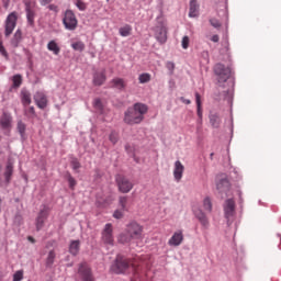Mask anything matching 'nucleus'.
Segmentation results:
<instances>
[{"instance_id":"1","label":"nucleus","mask_w":281,"mask_h":281,"mask_svg":"<svg viewBox=\"0 0 281 281\" xmlns=\"http://www.w3.org/2000/svg\"><path fill=\"white\" fill-rule=\"evenodd\" d=\"M213 71L217 80L213 99L216 102H221V100L232 102V95H234V82L229 81L232 68L218 63L213 67Z\"/></svg>"},{"instance_id":"2","label":"nucleus","mask_w":281,"mask_h":281,"mask_svg":"<svg viewBox=\"0 0 281 281\" xmlns=\"http://www.w3.org/2000/svg\"><path fill=\"white\" fill-rule=\"evenodd\" d=\"M142 238H144V226L132 221L126 225L125 232L119 235L117 241L121 245H128L132 240H142Z\"/></svg>"},{"instance_id":"3","label":"nucleus","mask_w":281,"mask_h":281,"mask_svg":"<svg viewBox=\"0 0 281 281\" xmlns=\"http://www.w3.org/2000/svg\"><path fill=\"white\" fill-rule=\"evenodd\" d=\"M148 113V105L144 103H135L132 108H128L124 113V123L133 126L135 124H142L144 116Z\"/></svg>"},{"instance_id":"4","label":"nucleus","mask_w":281,"mask_h":281,"mask_svg":"<svg viewBox=\"0 0 281 281\" xmlns=\"http://www.w3.org/2000/svg\"><path fill=\"white\" fill-rule=\"evenodd\" d=\"M111 271L120 276L122 273H131V271H135V266L131 261V259L117 255L114 263L111 267Z\"/></svg>"},{"instance_id":"5","label":"nucleus","mask_w":281,"mask_h":281,"mask_svg":"<svg viewBox=\"0 0 281 281\" xmlns=\"http://www.w3.org/2000/svg\"><path fill=\"white\" fill-rule=\"evenodd\" d=\"M16 23H19V12L13 11L8 14L4 21V36L5 38H10L12 36V32H14L16 27Z\"/></svg>"},{"instance_id":"6","label":"nucleus","mask_w":281,"mask_h":281,"mask_svg":"<svg viewBox=\"0 0 281 281\" xmlns=\"http://www.w3.org/2000/svg\"><path fill=\"white\" fill-rule=\"evenodd\" d=\"M116 186L119 188V192L122 194H128L133 190V182L124 175H116L115 177Z\"/></svg>"},{"instance_id":"7","label":"nucleus","mask_w":281,"mask_h":281,"mask_svg":"<svg viewBox=\"0 0 281 281\" xmlns=\"http://www.w3.org/2000/svg\"><path fill=\"white\" fill-rule=\"evenodd\" d=\"M63 23L66 27V30H69L70 32H74L76 27H78V19L76 18V13H74L72 10H66L64 18H63Z\"/></svg>"},{"instance_id":"8","label":"nucleus","mask_w":281,"mask_h":281,"mask_svg":"<svg viewBox=\"0 0 281 281\" xmlns=\"http://www.w3.org/2000/svg\"><path fill=\"white\" fill-rule=\"evenodd\" d=\"M158 25L156 26V40L158 43L164 45L166 41H168V27L166 26V22H164L160 18L157 19Z\"/></svg>"},{"instance_id":"9","label":"nucleus","mask_w":281,"mask_h":281,"mask_svg":"<svg viewBox=\"0 0 281 281\" xmlns=\"http://www.w3.org/2000/svg\"><path fill=\"white\" fill-rule=\"evenodd\" d=\"M224 216L227 221V224L232 223L234 216L236 215V201L234 199H227L224 202Z\"/></svg>"},{"instance_id":"10","label":"nucleus","mask_w":281,"mask_h":281,"mask_svg":"<svg viewBox=\"0 0 281 281\" xmlns=\"http://www.w3.org/2000/svg\"><path fill=\"white\" fill-rule=\"evenodd\" d=\"M49 218V206L44 205V207L38 212L35 220L36 232H41L45 227V221Z\"/></svg>"},{"instance_id":"11","label":"nucleus","mask_w":281,"mask_h":281,"mask_svg":"<svg viewBox=\"0 0 281 281\" xmlns=\"http://www.w3.org/2000/svg\"><path fill=\"white\" fill-rule=\"evenodd\" d=\"M78 274L82 281H95L93 278V272L91 271V267H89L87 261L79 263Z\"/></svg>"},{"instance_id":"12","label":"nucleus","mask_w":281,"mask_h":281,"mask_svg":"<svg viewBox=\"0 0 281 281\" xmlns=\"http://www.w3.org/2000/svg\"><path fill=\"white\" fill-rule=\"evenodd\" d=\"M101 240L104 245H111L113 247L115 239L113 238V224L108 223L102 231Z\"/></svg>"},{"instance_id":"13","label":"nucleus","mask_w":281,"mask_h":281,"mask_svg":"<svg viewBox=\"0 0 281 281\" xmlns=\"http://www.w3.org/2000/svg\"><path fill=\"white\" fill-rule=\"evenodd\" d=\"M0 127L4 131V135H10V131H12V114L9 112H3L0 117Z\"/></svg>"},{"instance_id":"14","label":"nucleus","mask_w":281,"mask_h":281,"mask_svg":"<svg viewBox=\"0 0 281 281\" xmlns=\"http://www.w3.org/2000/svg\"><path fill=\"white\" fill-rule=\"evenodd\" d=\"M192 211L195 218L199 221L202 227H204V229H207V227H210V218H207L205 212H203V210H201V207L198 206H193Z\"/></svg>"},{"instance_id":"15","label":"nucleus","mask_w":281,"mask_h":281,"mask_svg":"<svg viewBox=\"0 0 281 281\" xmlns=\"http://www.w3.org/2000/svg\"><path fill=\"white\" fill-rule=\"evenodd\" d=\"M25 12H26V21L30 27H35L36 23L34 19H36V10L32 8V2H25Z\"/></svg>"},{"instance_id":"16","label":"nucleus","mask_w":281,"mask_h":281,"mask_svg":"<svg viewBox=\"0 0 281 281\" xmlns=\"http://www.w3.org/2000/svg\"><path fill=\"white\" fill-rule=\"evenodd\" d=\"M13 176H14V164L12 162V160H8L4 168V172H3V177H4L3 186H8L9 183H12Z\"/></svg>"},{"instance_id":"17","label":"nucleus","mask_w":281,"mask_h":281,"mask_svg":"<svg viewBox=\"0 0 281 281\" xmlns=\"http://www.w3.org/2000/svg\"><path fill=\"white\" fill-rule=\"evenodd\" d=\"M33 100L38 109H47V95L45 94V92H35V94L33 95Z\"/></svg>"},{"instance_id":"18","label":"nucleus","mask_w":281,"mask_h":281,"mask_svg":"<svg viewBox=\"0 0 281 281\" xmlns=\"http://www.w3.org/2000/svg\"><path fill=\"white\" fill-rule=\"evenodd\" d=\"M126 87H128V83H126L124 78L115 77L110 81V89H116L117 91H126Z\"/></svg>"},{"instance_id":"19","label":"nucleus","mask_w":281,"mask_h":281,"mask_svg":"<svg viewBox=\"0 0 281 281\" xmlns=\"http://www.w3.org/2000/svg\"><path fill=\"white\" fill-rule=\"evenodd\" d=\"M106 82V70L95 71L93 74L92 85L94 87H102Z\"/></svg>"},{"instance_id":"20","label":"nucleus","mask_w":281,"mask_h":281,"mask_svg":"<svg viewBox=\"0 0 281 281\" xmlns=\"http://www.w3.org/2000/svg\"><path fill=\"white\" fill-rule=\"evenodd\" d=\"M20 100L22 102V106H24V109H27V106L32 104V93L23 88L20 92Z\"/></svg>"},{"instance_id":"21","label":"nucleus","mask_w":281,"mask_h":281,"mask_svg":"<svg viewBox=\"0 0 281 281\" xmlns=\"http://www.w3.org/2000/svg\"><path fill=\"white\" fill-rule=\"evenodd\" d=\"M183 170H186V167L183 166V164H181V161L177 160L175 162L173 169V177L176 181H181V179L183 178Z\"/></svg>"},{"instance_id":"22","label":"nucleus","mask_w":281,"mask_h":281,"mask_svg":"<svg viewBox=\"0 0 281 281\" xmlns=\"http://www.w3.org/2000/svg\"><path fill=\"white\" fill-rule=\"evenodd\" d=\"M181 243H183V232L178 231L169 239V245H171L172 247H179Z\"/></svg>"},{"instance_id":"23","label":"nucleus","mask_w":281,"mask_h":281,"mask_svg":"<svg viewBox=\"0 0 281 281\" xmlns=\"http://www.w3.org/2000/svg\"><path fill=\"white\" fill-rule=\"evenodd\" d=\"M21 41H23V31H21V29H18L10 41L11 47H19Z\"/></svg>"},{"instance_id":"24","label":"nucleus","mask_w":281,"mask_h":281,"mask_svg":"<svg viewBox=\"0 0 281 281\" xmlns=\"http://www.w3.org/2000/svg\"><path fill=\"white\" fill-rule=\"evenodd\" d=\"M16 131L20 134L21 139L25 142V139H27L25 134V131H27V125L23 121H18Z\"/></svg>"},{"instance_id":"25","label":"nucleus","mask_w":281,"mask_h":281,"mask_svg":"<svg viewBox=\"0 0 281 281\" xmlns=\"http://www.w3.org/2000/svg\"><path fill=\"white\" fill-rule=\"evenodd\" d=\"M12 85H11V88L9 89V91H12V89H20L21 88V85H23V76L21 75H14L12 78Z\"/></svg>"},{"instance_id":"26","label":"nucleus","mask_w":281,"mask_h":281,"mask_svg":"<svg viewBox=\"0 0 281 281\" xmlns=\"http://www.w3.org/2000/svg\"><path fill=\"white\" fill-rule=\"evenodd\" d=\"M216 189L221 194L227 192L229 190V180H227V178L221 179L216 184Z\"/></svg>"},{"instance_id":"27","label":"nucleus","mask_w":281,"mask_h":281,"mask_svg":"<svg viewBox=\"0 0 281 281\" xmlns=\"http://www.w3.org/2000/svg\"><path fill=\"white\" fill-rule=\"evenodd\" d=\"M209 120L213 128H221V115L218 113L210 114Z\"/></svg>"},{"instance_id":"28","label":"nucleus","mask_w":281,"mask_h":281,"mask_svg":"<svg viewBox=\"0 0 281 281\" xmlns=\"http://www.w3.org/2000/svg\"><path fill=\"white\" fill-rule=\"evenodd\" d=\"M64 179L68 181V186L70 190H76V186H78V181L76 180V178H74V176H71V172L66 171L64 175Z\"/></svg>"},{"instance_id":"29","label":"nucleus","mask_w":281,"mask_h":281,"mask_svg":"<svg viewBox=\"0 0 281 281\" xmlns=\"http://www.w3.org/2000/svg\"><path fill=\"white\" fill-rule=\"evenodd\" d=\"M69 254H71V256H78V254H80V240L70 241Z\"/></svg>"},{"instance_id":"30","label":"nucleus","mask_w":281,"mask_h":281,"mask_svg":"<svg viewBox=\"0 0 281 281\" xmlns=\"http://www.w3.org/2000/svg\"><path fill=\"white\" fill-rule=\"evenodd\" d=\"M189 16H199V3L196 0H190Z\"/></svg>"},{"instance_id":"31","label":"nucleus","mask_w":281,"mask_h":281,"mask_svg":"<svg viewBox=\"0 0 281 281\" xmlns=\"http://www.w3.org/2000/svg\"><path fill=\"white\" fill-rule=\"evenodd\" d=\"M119 205L123 212H128L131 206L128 205V196L122 195L119 198Z\"/></svg>"},{"instance_id":"32","label":"nucleus","mask_w":281,"mask_h":281,"mask_svg":"<svg viewBox=\"0 0 281 281\" xmlns=\"http://www.w3.org/2000/svg\"><path fill=\"white\" fill-rule=\"evenodd\" d=\"M56 260V251L49 250L47 258H46V267L52 269L54 267V261Z\"/></svg>"},{"instance_id":"33","label":"nucleus","mask_w":281,"mask_h":281,"mask_svg":"<svg viewBox=\"0 0 281 281\" xmlns=\"http://www.w3.org/2000/svg\"><path fill=\"white\" fill-rule=\"evenodd\" d=\"M47 49L49 52H53V54H55V56H58V54H60V46H58V44L55 41H50L47 44Z\"/></svg>"},{"instance_id":"34","label":"nucleus","mask_w":281,"mask_h":281,"mask_svg":"<svg viewBox=\"0 0 281 281\" xmlns=\"http://www.w3.org/2000/svg\"><path fill=\"white\" fill-rule=\"evenodd\" d=\"M195 102L198 109V117L199 120H203V109L201 108V94L199 92H195Z\"/></svg>"},{"instance_id":"35","label":"nucleus","mask_w":281,"mask_h":281,"mask_svg":"<svg viewBox=\"0 0 281 281\" xmlns=\"http://www.w3.org/2000/svg\"><path fill=\"white\" fill-rule=\"evenodd\" d=\"M24 115L29 120H34L36 117V110L34 109V106L25 108L24 109Z\"/></svg>"},{"instance_id":"36","label":"nucleus","mask_w":281,"mask_h":281,"mask_svg":"<svg viewBox=\"0 0 281 281\" xmlns=\"http://www.w3.org/2000/svg\"><path fill=\"white\" fill-rule=\"evenodd\" d=\"M131 32H133V27L131 26V24H125L123 27L119 30V33L122 36H131Z\"/></svg>"},{"instance_id":"37","label":"nucleus","mask_w":281,"mask_h":281,"mask_svg":"<svg viewBox=\"0 0 281 281\" xmlns=\"http://www.w3.org/2000/svg\"><path fill=\"white\" fill-rule=\"evenodd\" d=\"M138 82L140 85H146V82H150V74L143 72L138 76Z\"/></svg>"},{"instance_id":"38","label":"nucleus","mask_w":281,"mask_h":281,"mask_svg":"<svg viewBox=\"0 0 281 281\" xmlns=\"http://www.w3.org/2000/svg\"><path fill=\"white\" fill-rule=\"evenodd\" d=\"M109 140L111 142V144H113V146H115V144L120 142V134L115 131H112L109 135Z\"/></svg>"},{"instance_id":"39","label":"nucleus","mask_w":281,"mask_h":281,"mask_svg":"<svg viewBox=\"0 0 281 281\" xmlns=\"http://www.w3.org/2000/svg\"><path fill=\"white\" fill-rule=\"evenodd\" d=\"M71 47H72V49L75 50V52H85V44L81 42V41H79V42H75V43H72L71 44Z\"/></svg>"},{"instance_id":"40","label":"nucleus","mask_w":281,"mask_h":281,"mask_svg":"<svg viewBox=\"0 0 281 281\" xmlns=\"http://www.w3.org/2000/svg\"><path fill=\"white\" fill-rule=\"evenodd\" d=\"M203 207L205 212L212 213V200L210 198H205L203 200Z\"/></svg>"},{"instance_id":"41","label":"nucleus","mask_w":281,"mask_h":281,"mask_svg":"<svg viewBox=\"0 0 281 281\" xmlns=\"http://www.w3.org/2000/svg\"><path fill=\"white\" fill-rule=\"evenodd\" d=\"M70 166H71L72 170H80V168L82 167V165L80 164V160H78V158H71Z\"/></svg>"},{"instance_id":"42","label":"nucleus","mask_w":281,"mask_h":281,"mask_svg":"<svg viewBox=\"0 0 281 281\" xmlns=\"http://www.w3.org/2000/svg\"><path fill=\"white\" fill-rule=\"evenodd\" d=\"M14 225H18V227H21L23 225V215L20 213H16L13 220Z\"/></svg>"},{"instance_id":"43","label":"nucleus","mask_w":281,"mask_h":281,"mask_svg":"<svg viewBox=\"0 0 281 281\" xmlns=\"http://www.w3.org/2000/svg\"><path fill=\"white\" fill-rule=\"evenodd\" d=\"M125 153L130 155V157H133L135 155V146H132L131 144H125Z\"/></svg>"},{"instance_id":"44","label":"nucleus","mask_w":281,"mask_h":281,"mask_svg":"<svg viewBox=\"0 0 281 281\" xmlns=\"http://www.w3.org/2000/svg\"><path fill=\"white\" fill-rule=\"evenodd\" d=\"M76 5L78 10H81L82 12L87 10V3H85L82 0H76Z\"/></svg>"},{"instance_id":"45","label":"nucleus","mask_w":281,"mask_h":281,"mask_svg":"<svg viewBox=\"0 0 281 281\" xmlns=\"http://www.w3.org/2000/svg\"><path fill=\"white\" fill-rule=\"evenodd\" d=\"M113 218H116V220L124 218V211L122 209L114 211Z\"/></svg>"},{"instance_id":"46","label":"nucleus","mask_w":281,"mask_h":281,"mask_svg":"<svg viewBox=\"0 0 281 281\" xmlns=\"http://www.w3.org/2000/svg\"><path fill=\"white\" fill-rule=\"evenodd\" d=\"M21 280H23V270H18L13 274V281H21Z\"/></svg>"},{"instance_id":"47","label":"nucleus","mask_w":281,"mask_h":281,"mask_svg":"<svg viewBox=\"0 0 281 281\" xmlns=\"http://www.w3.org/2000/svg\"><path fill=\"white\" fill-rule=\"evenodd\" d=\"M210 24L212 25V27H215L216 30H218V27L222 26L221 21L216 20L215 18L210 20Z\"/></svg>"},{"instance_id":"48","label":"nucleus","mask_w":281,"mask_h":281,"mask_svg":"<svg viewBox=\"0 0 281 281\" xmlns=\"http://www.w3.org/2000/svg\"><path fill=\"white\" fill-rule=\"evenodd\" d=\"M182 47L183 49H188V47H190V37H188V35L182 38Z\"/></svg>"},{"instance_id":"49","label":"nucleus","mask_w":281,"mask_h":281,"mask_svg":"<svg viewBox=\"0 0 281 281\" xmlns=\"http://www.w3.org/2000/svg\"><path fill=\"white\" fill-rule=\"evenodd\" d=\"M0 54L4 56V58H9L8 50H5V46H3L2 41H0Z\"/></svg>"},{"instance_id":"50","label":"nucleus","mask_w":281,"mask_h":281,"mask_svg":"<svg viewBox=\"0 0 281 281\" xmlns=\"http://www.w3.org/2000/svg\"><path fill=\"white\" fill-rule=\"evenodd\" d=\"M47 10H50V12H55V14H58V12H60V9L56 4H48Z\"/></svg>"},{"instance_id":"51","label":"nucleus","mask_w":281,"mask_h":281,"mask_svg":"<svg viewBox=\"0 0 281 281\" xmlns=\"http://www.w3.org/2000/svg\"><path fill=\"white\" fill-rule=\"evenodd\" d=\"M24 54L27 58V63H30V65H32V58H33L32 52H30V49H27V48H24Z\"/></svg>"},{"instance_id":"52","label":"nucleus","mask_w":281,"mask_h":281,"mask_svg":"<svg viewBox=\"0 0 281 281\" xmlns=\"http://www.w3.org/2000/svg\"><path fill=\"white\" fill-rule=\"evenodd\" d=\"M166 68L170 71V74H173V71H175V63L167 61Z\"/></svg>"},{"instance_id":"53","label":"nucleus","mask_w":281,"mask_h":281,"mask_svg":"<svg viewBox=\"0 0 281 281\" xmlns=\"http://www.w3.org/2000/svg\"><path fill=\"white\" fill-rule=\"evenodd\" d=\"M211 41H212L213 43H218V41H221V37H220L218 35H213V36L211 37Z\"/></svg>"},{"instance_id":"54","label":"nucleus","mask_w":281,"mask_h":281,"mask_svg":"<svg viewBox=\"0 0 281 281\" xmlns=\"http://www.w3.org/2000/svg\"><path fill=\"white\" fill-rule=\"evenodd\" d=\"M54 0H40L41 5H48V3H52Z\"/></svg>"},{"instance_id":"55","label":"nucleus","mask_w":281,"mask_h":281,"mask_svg":"<svg viewBox=\"0 0 281 281\" xmlns=\"http://www.w3.org/2000/svg\"><path fill=\"white\" fill-rule=\"evenodd\" d=\"M3 3V8H5V10H8V8H10V0H2Z\"/></svg>"},{"instance_id":"56","label":"nucleus","mask_w":281,"mask_h":281,"mask_svg":"<svg viewBox=\"0 0 281 281\" xmlns=\"http://www.w3.org/2000/svg\"><path fill=\"white\" fill-rule=\"evenodd\" d=\"M180 100L183 102V104H192V101H190V99H184L183 97H181Z\"/></svg>"},{"instance_id":"57","label":"nucleus","mask_w":281,"mask_h":281,"mask_svg":"<svg viewBox=\"0 0 281 281\" xmlns=\"http://www.w3.org/2000/svg\"><path fill=\"white\" fill-rule=\"evenodd\" d=\"M132 159H134V161H135L136 164H139V161H140L139 157H137L136 154H133Z\"/></svg>"},{"instance_id":"58","label":"nucleus","mask_w":281,"mask_h":281,"mask_svg":"<svg viewBox=\"0 0 281 281\" xmlns=\"http://www.w3.org/2000/svg\"><path fill=\"white\" fill-rule=\"evenodd\" d=\"M94 106H102V101L100 99H95Z\"/></svg>"},{"instance_id":"59","label":"nucleus","mask_w":281,"mask_h":281,"mask_svg":"<svg viewBox=\"0 0 281 281\" xmlns=\"http://www.w3.org/2000/svg\"><path fill=\"white\" fill-rule=\"evenodd\" d=\"M27 240H30V243H33V244L36 243V239H34V237H32V236H29Z\"/></svg>"},{"instance_id":"60","label":"nucleus","mask_w":281,"mask_h":281,"mask_svg":"<svg viewBox=\"0 0 281 281\" xmlns=\"http://www.w3.org/2000/svg\"><path fill=\"white\" fill-rule=\"evenodd\" d=\"M213 157H214V153H211L210 158L213 159Z\"/></svg>"},{"instance_id":"61","label":"nucleus","mask_w":281,"mask_h":281,"mask_svg":"<svg viewBox=\"0 0 281 281\" xmlns=\"http://www.w3.org/2000/svg\"><path fill=\"white\" fill-rule=\"evenodd\" d=\"M1 203H2V200H1V198H0V213H1Z\"/></svg>"},{"instance_id":"62","label":"nucleus","mask_w":281,"mask_h":281,"mask_svg":"<svg viewBox=\"0 0 281 281\" xmlns=\"http://www.w3.org/2000/svg\"><path fill=\"white\" fill-rule=\"evenodd\" d=\"M3 280V277L0 274V281Z\"/></svg>"},{"instance_id":"63","label":"nucleus","mask_w":281,"mask_h":281,"mask_svg":"<svg viewBox=\"0 0 281 281\" xmlns=\"http://www.w3.org/2000/svg\"><path fill=\"white\" fill-rule=\"evenodd\" d=\"M15 203H19V199H15Z\"/></svg>"},{"instance_id":"64","label":"nucleus","mask_w":281,"mask_h":281,"mask_svg":"<svg viewBox=\"0 0 281 281\" xmlns=\"http://www.w3.org/2000/svg\"><path fill=\"white\" fill-rule=\"evenodd\" d=\"M1 139H2V137H1V135H0V142H1Z\"/></svg>"}]
</instances>
